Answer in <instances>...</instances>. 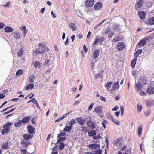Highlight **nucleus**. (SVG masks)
<instances>
[{
	"instance_id": "10",
	"label": "nucleus",
	"mask_w": 154,
	"mask_h": 154,
	"mask_svg": "<svg viewBox=\"0 0 154 154\" xmlns=\"http://www.w3.org/2000/svg\"><path fill=\"white\" fill-rule=\"evenodd\" d=\"M94 3V0H87L85 1V5L87 7H91Z\"/></svg>"
},
{
	"instance_id": "49",
	"label": "nucleus",
	"mask_w": 154,
	"mask_h": 154,
	"mask_svg": "<svg viewBox=\"0 0 154 154\" xmlns=\"http://www.w3.org/2000/svg\"><path fill=\"white\" fill-rule=\"evenodd\" d=\"M151 112V111L150 110L146 111H145V114L146 116H148Z\"/></svg>"
},
{
	"instance_id": "26",
	"label": "nucleus",
	"mask_w": 154,
	"mask_h": 154,
	"mask_svg": "<svg viewBox=\"0 0 154 154\" xmlns=\"http://www.w3.org/2000/svg\"><path fill=\"white\" fill-rule=\"evenodd\" d=\"M88 134L89 137L94 136L96 135V134L95 130H91V131L88 132Z\"/></svg>"
},
{
	"instance_id": "2",
	"label": "nucleus",
	"mask_w": 154,
	"mask_h": 154,
	"mask_svg": "<svg viewBox=\"0 0 154 154\" xmlns=\"http://www.w3.org/2000/svg\"><path fill=\"white\" fill-rule=\"evenodd\" d=\"M38 45L39 47L37 48L35 51V52L36 53L37 55L44 52L45 51L44 50L45 47V45H42V44L39 43Z\"/></svg>"
},
{
	"instance_id": "40",
	"label": "nucleus",
	"mask_w": 154,
	"mask_h": 154,
	"mask_svg": "<svg viewBox=\"0 0 154 154\" xmlns=\"http://www.w3.org/2000/svg\"><path fill=\"white\" fill-rule=\"evenodd\" d=\"M23 50L20 49L19 50L17 53V54L18 56H21L23 54Z\"/></svg>"
},
{
	"instance_id": "1",
	"label": "nucleus",
	"mask_w": 154,
	"mask_h": 154,
	"mask_svg": "<svg viewBox=\"0 0 154 154\" xmlns=\"http://www.w3.org/2000/svg\"><path fill=\"white\" fill-rule=\"evenodd\" d=\"M13 124L12 123L7 122L5 125L3 127L4 128L1 131V133L2 135H5L8 133L10 131V127Z\"/></svg>"
},
{
	"instance_id": "8",
	"label": "nucleus",
	"mask_w": 154,
	"mask_h": 154,
	"mask_svg": "<svg viewBox=\"0 0 154 154\" xmlns=\"http://www.w3.org/2000/svg\"><path fill=\"white\" fill-rule=\"evenodd\" d=\"M87 124L88 127L92 129H94L96 127L95 123L90 120L87 121Z\"/></svg>"
},
{
	"instance_id": "25",
	"label": "nucleus",
	"mask_w": 154,
	"mask_h": 154,
	"mask_svg": "<svg viewBox=\"0 0 154 154\" xmlns=\"http://www.w3.org/2000/svg\"><path fill=\"white\" fill-rule=\"evenodd\" d=\"M140 82H139L137 84L135 85V86L136 88V90L137 91H140L142 87V86L140 84Z\"/></svg>"
},
{
	"instance_id": "51",
	"label": "nucleus",
	"mask_w": 154,
	"mask_h": 154,
	"mask_svg": "<svg viewBox=\"0 0 154 154\" xmlns=\"http://www.w3.org/2000/svg\"><path fill=\"white\" fill-rule=\"evenodd\" d=\"M137 111L138 112H140L142 109V106L138 105H137Z\"/></svg>"
},
{
	"instance_id": "6",
	"label": "nucleus",
	"mask_w": 154,
	"mask_h": 154,
	"mask_svg": "<svg viewBox=\"0 0 154 154\" xmlns=\"http://www.w3.org/2000/svg\"><path fill=\"white\" fill-rule=\"evenodd\" d=\"M139 82H140L141 85H145L147 83V80L144 76L141 77L139 79Z\"/></svg>"
},
{
	"instance_id": "47",
	"label": "nucleus",
	"mask_w": 154,
	"mask_h": 154,
	"mask_svg": "<svg viewBox=\"0 0 154 154\" xmlns=\"http://www.w3.org/2000/svg\"><path fill=\"white\" fill-rule=\"evenodd\" d=\"M21 143L22 146L23 147H25L28 146L26 142L24 140H23L21 142Z\"/></svg>"
},
{
	"instance_id": "55",
	"label": "nucleus",
	"mask_w": 154,
	"mask_h": 154,
	"mask_svg": "<svg viewBox=\"0 0 154 154\" xmlns=\"http://www.w3.org/2000/svg\"><path fill=\"white\" fill-rule=\"evenodd\" d=\"M94 104H91L89 105V107L88 109V111H90L93 108V105Z\"/></svg>"
},
{
	"instance_id": "16",
	"label": "nucleus",
	"mask_w": 154,
	"mask_h": 154,
	"mask_svg": "<svg viewBox=\"0 0 154 154\" xmlns=\"http://www.w3.org/2000/svg\"><path fill=\"white\" fill-rule=\"evenodd\" d=\"M94 111L97 114L102 112V106H99L96 107L94 109Z\"/></svg>"
},
{
	"instance_id": "57",
	"label": "nucleus",
	"mask_w": 154,
	"mask_h": 154,
	"mask_svg": "<svg viewBox=\"0 0 154 154\" xmlns=\"http://www.w3.org/2000/svg\"><path fill=\"white\" fill-rule=\"evenodd\" d=\"M119 26L118 25H116L114 26L113 27V29L114 30H116L119 29Z\"/></svg>"
},
{
	"instance_id": "18",
	"label": "nucleus",
	"mask_w": 154,
	"mask_h": 154,
	"mask_svg": "<svg viewBox=\"0 0 154 154\" xmlns=\"http://www.w3.org/2000/svg\"><path fill=\"white\" fill-rule=\"evenodd\" d=\"M147 23L150 25L154 24V17H152L148 18L147 20Z\"/></svg>"
},
{
	"instance_id": "30",
	"label": "nucleus",
	"mask_w": 154,
	"mask_h": 154,
	"mask_svg": "<svg viewBox=\"0 0 154 154\" xmlns=\"http://www.w3.org/2000/svg\"><path fill=\"white\" fill-rule=\"evenodd\" d=\"M137 58L136 57L134 59L131 61V66L132 68H134L135 66V65L136 64V60Z\"/></svg>"
},
{
	"instance_id": "11",
	"label": "nucleus",
	"mask_w": 154,
	"mask_h": 154,
	"mask_svg": "<svg viewBox=\"0 0 154 154\" xmlns=\"http://www.w3.org/2000/svg\"><path fill=\"white\" fill-rule=\"evenodd\" d=\"M102 3L100 2H98L94 5V8L96 10H100L102 8Z\"/></svg>"
},
{
	"instance_id": "64",
	"label": "nucleus",
	"mask_w": 154,
	"mask_h": 154,
	"mask_svg": "<svg viewBox=\"0 0 154 154\" xmlns=\"http://www.w3.org/2000/svg\"><path fill=\"white\" fill-rule=\"evenodd\" d=\"M102 151L100 149L97 150L95 152V154H101Z\"/></svg>"
},
{
	"instance_id": "24",
	"label": "nucleus",
	"mask_w": 154,
	"mask_h": 154,
	"mask_svg": "<svg viewBox=\"0 0 154 154\" xmlns=\"http://www.w3.org/2000/svg\"><path fill=\"white\" fill-rule=\"evenodd\" d=\"M69 26L70 28L73 31H76L77 27L74 23H70L69 24Z\"/></svg>"
},
{
	"instance_id": "42",
	"label": "nucleus",
	"mask_w": 154,
	"mask_h": 154,
	"mask_svg": "<svg viewBox=\"0 0 154 154\" xmlns=\"http://www.w3.org/2000/svg\"><path fill=\"white\" fill-rule=\"evenodd\" d=\"M23 70L20 69L18 70L16 72V75H19L23 74Z\"/></svg>"
},
{
	"instance_id": "48",
	"label": "nucleus",
	"mask_w": 154,
	"mask_h": 154,
	"mask_svg": "<svg viewBox=\"0 0 154 154\" xmlns=\"http://www.w3.org/2000/svg\"><path fill=\"white\" fill-rule=\"evenodd\" d=\"M111 31V29H110L109 27H108L106 28V30L105 32H104V33L108 34Z\"/></svg>"
},
{
	"instance_id": "9",
	"label": "nucleus",
	"mask_w": 154,
	"mask_h": 154,
	"mask_svg": "<svg viewBox=\"0 0 154 154\" xmlns=\"http://www.w3.org/2000/svg\"><path fill=\"white\" fill-rule=\"evenodd\" d=\"M119 82H117L116 83H114L112 85V87L111 88V89L110 90L111 93V94H112L111 92L114 91L116 89L119 88Z\"/></svg>"
},
{
	"instance_id": "56",
	"label": "nucleus",
	"mask_w": 154,
	"mask_h": 154,
	"mask_svg": "<svg viewBox=\"0 0 154 154\" xmlns=\"http://www.w3.org/2000/svg\"><path fill=\"white\" fill-rule=\"evenodd\" d=\"M15 109V108H13L12 109H11V110H10L9 111L5 112L4 114H8L9 113H10L11 112H12V111H13Z\"/></svg>"
},
{
	"instance_id": "27",
	"label": "nucleus",
	"mask_w": 154,
	"mask_h": 154,
	"mask_svg": "<svg viewBox=\"0 0 154 154\" xmlns=\"http://www.w3.org/2000/svg\"><path fill=\"white\" fill-rule=\"evenodd\" d=\"M33 135L31 134H25L23 135V137L24 139L27 140L33 137Z\"/></svg>"
},
{
	"instance_id": "59",
	"label": "nucleus",
	"mask_w": 154,
	"mask_h": 154,
	"mask_svg": "<svg viewBox=\"0 0 154 154\" xmlns=\"http://www.w3.org/2000/svg\"><path fill=\"white\" fill-rule=\"evenodd\" d=\"M65 133L63 132H61L60 134L58 135V137H59L60 136H64L65 135Z\"/></svg>"
},
{
	"instance_id": "62",
	"label": "nucleus",
	"mask_w": 154,
	"mask_h": 154,
	"mask_svg": "<svg viewBox=\"0 0 154 154\" xmlns=\"http://www.w3.org/2000/svg\"><path fill=\"white\" fill-rule=\"evenodd\" d=\"M114 34L113 32H112L108 36V37L109 38H111L113 35Z\"/></svg>"
},
{
	"instance_id": "46",
	"label": "nucleus",
	"mask_w": 154,
	"mask_h": 154,
	"mask_svg": "<svg viewBox=\"0 0 154 154\" xmlns=\"http://www.w3.org/2000/svg\"><path fill=\"white\" fill-rule=\"evenodd\" d=\"M76 122H75V120L74 119H71L70 122V125H72L73 126V125L75 123H76Z\"/></svg>"
},
{
	"instance_id": "60",
	"label": "nucleus",
	"mask_w": 154,
	"mask_h": 154,
	"mask_svg": "<svg viewBox=\"0 0 154 154\" xmlns=\"http://www.w3.org/2000/svg\"><path fill=\"white\" fill-rule=\"evenodd\" d=\"M100 98L101 99V100L102 101L105 102L106 101V99L105 98V97H103L102 96H100Z\"/></svg>"
},
{
	"instance_id": "5",
	"label": "nucleus",
	"mask_w": 154,
	"mask_h": 154,
	"mask_svg": "<svg viewBox=\"0 0 154 154\" xmlns=\"http://www.w3.org/2000/svg\"><path fill=\"white\" fill-rule=\"evenodd\" d=\"M143 6L142 0H139L136 2L135 8L137 10H138L139 9L142 7Z\"/></svg>"
},
{
	"instance_id": "28",
	"label": "nucleus",
	"mask_w": 154,
	"mask_h": 154,
	"mask_svg": "<svg viewBox=\"0 0 154 154\" xmlns=\"http://www.w3.org/2000/svg\"><path fill=\"white\" fill-rule=\"evenodd\" d=\"M34 87V85L33 83L28 84L26 86L25 90H27L29 89H32Z\"/></svg>"
},
{
	"instance_id": "36",
	"label": "nucleus",
	"mask_w": 154,
	"mask_h": 154,
	"mask_svg": "<svg viewBox=\"0 0 154 154\" xmlns=\"http://www.w3.org/2000/svg\"><path fill=\"white\" fill-rule=\"evenodd\" d=\"M142 129V126H140L138 128V135L139 137L140 136V135L141 134Z\"/></svg>"
},
{
	"instance_id": "54",
	"label": "nucleus",
	"mask_w": 154,
	"mask_h": 154,
	"mask_svg": "<svg viewBox=\"0 0 154 154\" xmlns=\"http://www.w3.org/2000/svg\"><path fill=\"white\" fill-rule=\"evenodd\" d=\"M120 110H121V113L122 116L123 114L124 113V107H122V106H120Z\"/></svg>"
},
{
	"instance_id": "12",
	"label": "nucleus",
	"mask_w": 154,
	"mask_h": 154,
	"mask_svg": "<svg viewBox=\"0 0 154 154\" xmlns=\"http://www.w3.org/2000/svg\"><path fill=\"white\" fill-rule=\"evenodd\" d=\"M100 51L99 49H96L93 52V57L94 60L98 57Z\"/></svg>"
},
{
	"instance_id": "17",
	"label": "nucleus",
	"mask_w": 154,
	"mask_h": 154,
	"mask_svg": "<svg viewBox=\"0 0 154 154\" xmlns=\"http://www.w3.org/2000/svg\"><path fill=\"white\" fill-rule=\"evenodd\" d=\"M146 44V40L145 39L143 38L140 41L137 43V45L140 46H144Z\"/></svg>"
},
{
	"instance_id": "43",
	"label": "nucleus",
	"mask_w": 154,
	"mask_h": 154,
	"mask_svg": "<svg viewBox=\"0 0 154 154\" xmlns=\"http://www.w3.org/2000/svg\"><path fill=\"white\" fill-rule=\"evenodd\" d=\"M65 139V137H60L57 140V143H61V142L64 141Z\"/></svg>"
},
{
	"instance_id": "3",
	"label": "nucleus",
	"mask_w": 154,
	"mask_h": 154,
	"mask_svg": "<svg viewBox=\"0 0 154 154\" xmlns=\"http://www.w3.org/2000/svg\"><path fill=\"white\" fill-rule=\"evenodd\" d=\"M75 120L78 122V124L81 126L83 125L86 122V120L85 119H83V118L82 117L76 118Z\"/></svg>"
},
{
	"instance_id": "52",
	"label": "nucleus",
	"mask_w": 154,
	"mask_h": 154,
	"mask_svg": "<svg viewBox=\"0 0 154 154\" xmlns=\"http://www.w3.org/2000/svg\"><path fill=\"white\" fill-rule=\"evenodd\" d=\"M21 153L23 154H26L27 152L26 149H21Z\"/></svg>"
},
{
	"instance_id": "20",
	"label": "nucleus",
	"mask_w": 154,
	"mask_h": 154,
	"mask_svg": "<svg viewBox=\"0 0 154 154\" xmlns=\"http://www.w3.org/2000/svg\"><path fill=\"white\" fill-rule=\"evenodd\" d=\"M30 119V116H28L23 118L21 120L23 123H26L28 122Z\"/></svg>"
},
{
	"instance_id": "23",
	"label": "nucleus",
	"mask_w": 154,
	"mask_h": 154,
	"mask_svg": "<svg viewBox=\"0 0 154 154\" xmlns=\"http://www.w3.org/2000/svg\"><path fill=\"white\" fill-rule=\"evenodd\" d=\"M100 147L99 145L96 144H90L88 145V147L90 149H97L99 148Z\"/></svg>"
},
{
	"instance_id": "22",
	"label": "nucleus",
	"mask_w": 154,
	"mask_h": 154,
	"mask_svg": "<svg viewBox=\"0 0 154 154\" xmlns=\"http://www.w3.org/2000/svg\"><path fill=\"white\" fill-rule=\"evenodd\" d=\"M73 126L72 125H70L69 126H66L63 130L64 132H69L72 129Z\"/></svg>"
},
{
	"instance_id": "45",
	"label": "nucleus",
	"mask_w": 154,
	"mask_h": 154,
	"mask_svg": "<svg viewBox=\"0 0 154 154\" xmlns=\"http://www.w3.org/2000/svg\"><path fill=\"white\" fill-rule=\"evenodd\" d=\"M120 138L117 139V143L118 144L119 146V147H122V145H123V143H120Z\"/></svg>"
},
{
	"instance_id": "35",
	"label": "nucleus",
	"mask_w": 154,
	"mask_h": 154,
	"mask_svg": "<svg viewBox=\"0 0 154 154\" xmlns=\"http://www.w3.org/2000/svg\"><path fill=\"white\" fill-rule=\"evenodd\" d=\"M14 37L16 39H18L20 37V34L19 32H16L14 34Z\"/></svg>"
},
{
	"instance_id": "13",
	"label": "nucleus",
	"mask_w": 154,
	"mask_h": 154,
	"mask_svg": "<svg viewBox=\"0 0 154 154\" xmlns=\"http://www.w3.org/2000/svg\"><path fill=\"white\" fill-rule=\"evenodd\" d=\"M27 129L28 133L30 134L35 133V129L31 125H28Z\"/></svg>"
},
{
	"instance_id": "39",
	"label": "nucleus",
	"mask_w": 154,
	"mask_h": 154,
	"mask_svg": "<svg viewBox=\"0 0 154 154\" xmlns=\"http://www.w3.org/2000/svg\"><path fill=\"white\" fill-rule=\"evenodd\" d=\"M97 61V60H94V59H92L91 60V69H93L95 65V63Z\"/></svg>"
},
{
	"instance_id": "53",
	"label": "nucleus",
	"mask_w": 154,
	"mask_h": 154,
	"mask_svg": "<svg viewBox=\"0 0 154 154\" xmlns=\"http://www.w3.org/2000/svg\"><path fill=\"white\" fill-rule=\"evenodd\" d=\"M127 146L125 145L123 146V147H122L121 148H120V149L121 150V151H123L124 150L126 149Z\"/></svg>"
},
{
	"instance_id": "63",
	"label": "nucleus",
	"mask_w": 154,
	"mask_h": 154,
	"mask_svg": "<svg viewBox=\"0 0 154 154\" xmlns=\"http://www.w3.org/2000/svg\"><path fill=\"white\" fill-rule=\"evenodd\" d=\"M83 50L86 53L87 51L88 50L87 49L85 45H83Z\"/></svg>"
},
{
	"instance_id": "50",
	"label": "nucleus",
	"mask_w": 154,
	"mask_h": 154,
	"mask_svg": "<svg viewBox=\"0 0 154 154\" xmlns=\"http://www.w3.org/2000/svg\"><path fill=\"white\" fill-rule=\"evenodd\" d=\"M10 1H8L6 4L5 5H2V6L3 7H9L10 6Z\"/></svg>"
},
{
	"instance_id": "41",
	"label": "nucleus",
	"mask_w": 154,
	"mask_h": 154,
	"mask_svg": "<svg viewBox=\"0 0 154 154\" xmlns=\"http://www.w3.org/2000/svg\"><path fill=\"white\" fill-rule=\"evenodd\" d=\"M82 128V129H81V131L82 132H84L85 133L88 131V130L87 129V128L86 127H83Z\"/></svg>"
},
{
	"instance_id": "38",
	"label": "nucleus",
	"mask_w": 154,
	"mask_h": 154,
	"mask_svg": "<svg viewBox=\"0 0 154 154\" xmlns=\"http://www.w3.org/2000/svg\"><path fill=\"white\" fill-rule=\"evenodd\" d=\"M99 41V38H98V37H96L94 39V42L93 43L92 45L93 46L97 44V43Z\"/></svg>"
},
{
	"instance_id": "19",
	"label": "nucleus",
	"mask_w": 154,
	"mask_h": 154,
	"mask_svg": "<svg viewBox=\"0 0 154 154\" xmlns=\"http://www.w3.org/2000/svg\"><path fill=\"white\" fill-rule=\"evenodd\" d=\"M31 102H32L33 103H35L36 104V106L38 108H40V106L38 103L37 102V101L36 100L35 98H33L31 100L29 101L28 103Z\"/></svg>"
},
{
	"instance_id": "44",
	"label": "nucleus",
	"mask_w": 154,
	"mask_h": 154,
	"mask_svg": "<svg viewBox=\"0 0 154 154\" xmlns=\"http://www.w3.org/2000/svg\"><path fill=\"white\" fill-rule=\"evenodd\" d=\"M122 39L121 37L120 36H116V37L114 38L113 40L115 41V42H117L119 41H120Z\"/></svg>"
},
{
	"instance_id": "29",
	"label": "nucleus",
	"mask_w": 154,
	"mask_h": 154,
	"mask_svg": "<svg viewBox=\"0 0 154 154\" xmlns=\"http://www.w3.org/2000/svg\"><path fill=\"white\" fill-rule=\"evenodd\" d=\"M35 79V76L33 75H30L29 77V81L30 83H32Z\"/></svg>"
},
{
	"instance_id": "21",
	"label": "nucleus",
	"mask_w": 154,
	"mask_h": 154,
	"mask_svg": "<svg viewBox=\"0 0 154 154\" xmlns=\"http://www.w3.org/2000/svg\"><path fill=\"white\" fill-rule=\"evenodd\" d=\"M4 30L6 32L10 33L13 31V29L11 27L9 26H6L4 28Z\"/></svg>"
},
{
	"instance_id": "32",
	"label": "nucleus",
	"mask_w": 154,
	"mask_h": 154,
	"mask_svg": "<svg viewBox=\"0 0 154 154\" xmlns=\"http://www.w3.org/2000/svg\"><path fill=\"white\" fill-rule=\"evenodd\" d=\"M113 83L112 82H110L105 84V87L107 89H109L111 87L112 84Z\"/></svg>"
},
{
	"instance_id": "37",
	"label": "nucleus",
	"mask_w": 154,
	"mask_h": 154,
	"mask_svg": "<svg viewBox=\"0 0 154 154\" xmlns=\"http://www.w3.org/2000/svg\"><path fill=\"white\" fill-rule=\"evenodd\" d=\"M59 143L60 144L59 145V149L60 150H62L64 148L65 144L63 143Z\"/></svg>"
},
{
	"instance_id": "34",
	"label": "nucleus",
	"mask_w": 154,
	"mask_h": 154,
	"mask_svg": "<svg viewBox=\"0 0 154 154\" xmlns=\"http://www.w3.org/2000/svg\"><path fill=\"white\" fill-rule=\"evenodd\" d=\"M35 67V68H39L40 67V63L38 61L35 62L34 64Z\"/></svg>"
},
{
	"instance_id": "4",
	"label": "nucleus",
	"mask_w": 154,
	"mask_h": 154,
	"mask_svg": "<svg viewBox=\"0 0 154 154\" xmlns=\"http://www.w3.org/2000/svg\"><path fill=\"white\" fill-rule=\"evenodd\" d=\"M106 117L110 119L112 121H113L114 123L117 125H120V122L118 120H116L114 119L113 118V116H112L111 114L109 113H107L106 114Z\"/></svg>"
},
{
	"instance_id": "58",
	"label": "nucleus",
	"mask_w": 154,
	"mask_h": 154,
	"mask_svg": "<svg viewBox=\"0 0 154 154\" xmlns=\"http://www.w3.org/2000/svg\"><path fill=\"white\" fill-rule=\"evenodd\" d=\"M5 97V95L3 93L0 94V99L4 98Z\"/></svg>"
},
{
	"instance_id": "61",
	"label": "nucleus",
	"mask_w": 154,
	"mask_h": 154,
	"mask_svg": "<svg viewBox=\"0 0 154 154\" xmlns=\"http://www.w3.org/2000/svg\"><path fill=\"white\" fill-rule=\"evenodd\" d=\"M136 53L138 54H140L142 52V49H138L136 51Z\"/></svg>"
},
{
	"instance_id": "15",
	"label": "nucleus",
	"mask_w": 154,
	"mask_h": 154,
	"mask_svg": "<svg viewBox=\"0 0 154 154\" xmlns=\"http://www.w3.org/2000/svg\"><path fill=\"white\" fill-rule=\"evenodd\" d=\"M146 92L148 93L154 94V88L152 85H151L146 90Z\"/></svg>"
},
{
	"instance_id": "14",
	"label": "nucleus",
	"mask_w": 154,
	"mask_h": 154,
	"mask_svg": "<svg viewBox=\"0 0 154 154\" xmlns=\"http://www.w3.org/2000/svg\"><path fill=\"white\" fill-rule=\"evenodd\" d=\"M138 15L140 19H143L145 17L146 14L144 11H140L138 12Z\"/></svg>"
},
{
	"instance_id": "31",
	"label": "nucleus",
	"mask_w": 154,
	"mask_h": 154,
	"mask_svg": "<svg viewBox=\"0 0 154 154\" xmlns=\"http://www.w3.org/2000/svg\"><path fill=\"white\" fill-rule=\"evenodd\" d=\"M9 147L8 143V142L3 143L2 145V148L3 149H7Z\"/></svg>"
},
{
	"instance_id": "7",
	"label": "nucleus",
	"mask_w": 154,
	"mask_h": 154,
	"mask_svg": "<svg viewBox=\"0 0 154 154\" xmlns=\"http://www.w3.org/2000/svg\"><path fill=\"white\" fill-rule=\"evenodd\" d=\"M116 47L118 50L121 51L124 48L125 45L122 42H121L117 43Z\"/></svg>"
},
{
	"instance_id": "33",
	"label": "nucleus",
	"mask_w": 154,
	"mask_h": 154,
	"mask_svg": "<svg viewBox=\"0 0 154 154\" xmlns=\"http://www.w3.org/2000/svg\"><path fill=\"white\" fill-rule=\"evenodd\" d=\"M22 123H23V122H22L21 120H19L18 121V122L15 123L14 126L16 127H19L21 125Z\"/></svg>"
}]
</instances>
